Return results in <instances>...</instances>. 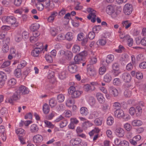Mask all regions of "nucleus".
Returning <instances> with one entry per match:
<instances>
[{
  "label": "nucleus",
  "instance_id": "f257e3e1",
  "mask_svg": "<svg viewBox=\"0 0 146 146\" xmlns=\"http://www.w3.org/2000/svg\"><path fill=\"white\" fill-rule=\"evenodd\" d=\"M5 23L9 25H11L13 27H15L18 26V22L16 21V19L13 17L7 16L6 17L4 21Z\"/></svg>",
  "mask_w": 146,
  "mask_h": 146
},
{
  "label": "nucleus",
  "instance_id": "f03ea898",
  "mask_svg": "<svg viewBox=\"0 0 146 146\" xmlns=\"http://www.w3.org/2000/svg\"><path fill=\"white\" fill-rule=\"evenodd\" d=\"M83 92L82 91L75 90V88L73 86H71L68 90V93L71 94L72 98H77L79 97Z\"/></svg>",
  "mask_w": 146,
  "mask_h": 146
},
{
  "label": "nucleus",
  "instance_id": "7ed1b4c3",
  "mask_svg": "<svg viewBox=\"0 0 146 146\" xmlns=\"http://www.w3.org/2000/svg\"><path fill=\"white\" fill-rule=\"evenodd\" d=\"M69 71L72 73H74L77 72L78 70V66L72 62H71L69 63L68 66Z\"/></svg>",
  "mask_w": 146,
  "mask_h": 146
},
{
  "label": "nucleus",
  "instance_id": "20e7f679",
  "mask_svg": "<svg viewBox=\"0 0 146 146\" xmlns=\"http://www.w3.org/2000/svg\"><path fill=\"white\" fill-rule=\"evenodd\" d=\"M133 10L132 6L129 4H126L124 6L123 11L125 14L126 15H130Z\"/></svg>",
  "mask_w": 146,
  "mask_h": 146
},
{
  "label": "nucleus",
  "instance_id": "39448f33",
  "mask_svg": "<svg viewBox=\"0 0 146 146\" xmlns=\"http://www.w3.org/2000/svg\"><path fill=\"white\" fill-rule=\"evenodd\" d=\"M87 71L88 74L91 76H93L96 74L95 69L92 64L87 65Z\"/></svg>",
  "mask_w": 146,
  "mask_h": 146
},
{
  "label": "nucleus",
  "instance_id": "423d86ee",
  "mask_svg": "<svg viewBox=\"0 0 146 146\" xmlns=\"http://www.w3.org/2000/svg\"><path fill=\"white\" fill-rule=\"evenodd\" d=\"M7 76L6 74L3 72H0V86H2L5 83V82L6 80Z\"/></svg>",
  "mask_w": 146,
  "mask_h": 146
},
{
  "label": "nucleus",
  "instance_id": "0eeeda50",
  "mask_svg": "<svg viewBox=\"0 0 146 146\" xmlns=\"http://www.w3.org/2000/svg\"><path fill=\"white\" fill-rule=\"evenodd\" d=\"M41 45L40 47H36L35 48L34 50H33L32 52V55L34 56H37L39 54L40 51L42 50L44 48L42 47V44H41Z\"/></svg>",
  "mask_w": 146,
  "mask_h": 146
},
{
  "label": "nucleus",
  "instance_id": "6e6552de",
  "mask_svg": "<svg viewBox=\"0 0 146 146\" xmlns=\"http://www.w3.org/2000/svg\"><path fill=\"white\" fill-rule=\"evenodd\" d=\"M115 117L119 118L123 117L125 115L123 111L122 110H116L114 112Z\"/></svg>",
  "mask_w": 146,
  "mask_h": 146
},
{
  "label": "nucleus",
  "instance_id": "1a4fd4ad",
  "mask_svg": "<svg viewBox=\"0 0 146 146\" xmlns=\"http://www.w3.org/2000/svg\"><path fill=\"white\" fill-rule=\"evenodd\" d=\"M81 141V139L78 137H76L72 139L70 142V145H72L78 146Z\"/></svg>",
  "mask_w": 146,
  "mask_h": 146
},
{
  "label": "nucleus",
  "instance_id": "9d476101",
  "mask_svg": "<svg viewBox=\"0 0 146 146\" xmlns=\"http://www.w3.org/2000/svg\"><path fill=\"white\" fill-rule=\"evenodd\" d=\"M20 93L22 94L25 95L29 93V90L26 87L21 86L19 88Z\"/></svg>",
  "mask_w": 146,
  "mask_h": 146
},
{
  "label": "nucleus",
  "instance_id": "9b49d317",
  "mask_svg": "<svg viewBox=\"0 0 146 146\" xmlns=\"http://www.w3.org/2000/svg\"><path fill=\"white\" fill-rule=\"evenodd\" d=\"M106 11L108 14L111 15L115 12V7L111 5H108L106 7Z\"/></svg>",
  "mask_w": 146,
  "mask_h": 146
},
{
  "label": "nucleus",
  "instance_id": "f8f14e48",
  "mask_svg": "<svg viewBox=\"0 0 146 146\" xmlns=\"http://www.w3.org/2000/svg\"><path fill=\"white\" fill-rule=\"evenodd\" d=\"M115 131L116 134L118 135V137H123L124 134V131L123 129L121 128H118L116 129Z\"/></svg>",
  "mask_w": 146,
  "mask_h": 146
},
{
  "label": "nucleus",
  "instance_id": "ddd939ff",
  "mask_svg": "<svg viewBox=\"0 0 146 146\" xmlns=\"http://www.w3.org/2000/svg\"><path fill=\"white\" fill-rule=\"evenodd\" d=\"M122 77L124 80L126 82H128L130 81L131 78L130 75L127 73H125L123 74Z\"/></svg>",
  "mask_w": 146,
  "mask_h": 146
},
{
  "label": "nucleus",
  "instance_id": "4468645a",
  "mask_svg": "<svg viewBox=\"0 0 146 146\" xmlns=\"http://www.w3.org/2000/svg\"><path fill=\"white\" fill-rule=\"evenodd\" d=\"M85 91L88 92L89 91H92L95 90V88L93 85L90 86L89 84H87L84 86Z\"/></svg>",
  "mask_w": 146,
  "mask_h": 146
},
{
  "label": "nucleus",
  "instance_id": "2eb2a0df",
  "mask_svg": "<svg viewBox=\"0 0 146 146\" xmlns=\"http://www.w3.org/2000/svg\"><path fill=\"white\" fill-rule=\"evenodd\" d=\"M16 133L19 137H22L25 134L24 130L22 128L17 129L16 131Z\"/></svg>",
  "mask_w": 146,
  "mask_h": 146
},
{
  "label": "nucleus",
  "instance_id": "dca6fc26",
  "mask_svg": "<svg viewBox=\"0 0 146 146\" xmlns=\"http://www.w3.org/2000/svg\"><path fill=\"white\" fill-rule=\"evenodd\" d=\"M74 61L72 62L75 64H79L82 63V58L80 56H75L74 58Z\"/></svg>",
  "mask_w": 146,
  "mask_h": 146
},
{
  "label": "nucleus",
  "instance_id": "f3484780",
  "mask_svg": "<svg viewBox=\"0 0 146 146\" xmlns=\"http://www.w3.org/2000/svg\"><path fill=\"white\" fill-rule=\"evenodd\" d=\"M65 38L68 41L71 40L73 38V33L71 32H68L65 35Z\"/></svg>",
  "mask_w": 146,
  "mask_h": 146
},
{
  "label": "nucleus",
  "instance_id": "a211bd4d",
  "mask_svg": "<svg viewBox=\"0 0 146 146\" xmlns=\"http://www.w3.org/2000/svg\"><path fill=\"white\" fill-rule=\"evenodd\" d=\"M99 132V130H98L93 129L89 133V134L90 136H93L94 134V137H98Z\"/></svg>",
  "mask_w": 146,
  "mask_h": 146
},
{
  "label": "nucleus",
  "instance_id": "6ab92c4d",
  "mask_svg": "<svg viewBox=\"0 0 146 146\" xmlns=\"http://www.w3.org/2000/svg\"><path fill=\"white\" fill-rule=\"evenodd\" d=\"M114 56L111 54H110L108 55L107 57L106 61L108 64L111 63L114 60Z\"/></svg>",
  "mask_w": 146,
  "mask_h": 146
},
{
  "label": "nucleus",
  "instance_id": "aec40b11",
  "mask_svg": "<svg viewBox=\"0 0 146 146\" xmlns=\"http://www.w3.org/2000/svg\"><path fill=\"white\" fill-rule=\"evenodd\" d=\"M96 97L100 103H102L104 102V97L102 94L98 92L96 94Z\"/></svg>",
  "mask_w": 146,
  "mask_h": 146
},
{
  "label": "nucleus",
  "instance_id": "412c9836",
  "mask_svg": "<svg viewBox=\"0 0 146 146\" xmlns=\"http://www.w3.org/2000/svg\"><path fill=\"white\" fill-rule=\"evenodd\" d=\"M111 80V76L108 74H105L104 77V80L107 82H109Z\"/></svg>",
  "mask_w": 146,
  "mask_h": 146
},
{
  "label": "nucleus",
  "instance_id": "4be33fe9",
  "mask_svg": "<svg viewBox=\"0 0 146 146\" xmlns=\"http://www.w3.org/2000/svg\"><path fill=\"white\" fill-rule=\"evenodd\" d=\"M43 110L45 114L48 113L50 110V108L48 105L45 104L43 106Z\"/></svg>",
  "mask_w": 146,
  "mask_h": 146
},
{
  "label": "nucleus",
  "instance_id": "5701e85b",
  "mask_svg": "<svg viewBox=\"0 0 146 146\" xmlns=\"http://www.w3.org/2000/svg\"><path fill=\"white\" fill-rule=\"evenodd\" d=\"M110 90L111 91V93L114 96H117L118 94L117 90L115 88L112 87H110Z\"/></svg>",
  "mask_w": 146,
  "mask_h": 146
},
{
  "label": "nucleus",
  "instance_id": "b1692460",
  "mask_svg": "<svg viewBox=\"0 0 146 146\" xmlns=\"http://www.w3.org/2000/svg\"><path fill=\"white\" fill-rule=\"evenodd\" d=\"M142 124V122L140 120H134L132 122V124L134 126H139L141 125Z\"/></svg>",
  "mask_w": 146,
  "mask_h": 146
},
{
  "label": "nucleus",
  "instance_id": "393cba45",
  "mask_svg": "<svg viewBox=\"0 0 146 146\" xmlns=\"http://www.w3.org/2000/svg\"><path fill=\"white\" fill-rule=\"evenodd\" d=\"M131 23H129V21L127 20L123 21L122 23L123 26L125 27L126 29H128L131 26Z\"/></svg>",
  "mask_w": 146,
  "mask_h": 146
},
{
  "label": "nucleus",
  "instance_id": "a878e982",
  "mask_svg": "<svg viewBox=\"0 0 146 146\" xmlns=\"http://www.w3.org/2000/svg\"><path fill=\"white\" fill-rule=\"evenodd\" d=\"M88 109L87 108L84 107H82L80 110V113L82 115H85L86 114Z\"/></svg>",
  "mask_w": 146,
  "mask_h": 146
},
{
  "label": "nucleus",
  "instance_id": "bb28decb",
  "mask_svg": "<svg viewBox=\"0 0 146 146\" xmlns=\"http://www.w3.org/2000/svg\"><path fill=\"white\" fill-rule=\"evenodd\" d=\"M80 48L78 45H74L72 48V51L74 53H78L80 51Z\"/></svg>",
  "mask_w": 146,
  "mask_h": 146
},
{
  "label": "nucleus",
  "instance_id": "cd10ccee",
  "mask_svg": "<svg viewBox=\"0 0 146 146\" xmlns=\"http://www.w3.org/2000/svg\"><path fill=\"white\" fill-rule=\"evenodd\" d=\"M87 11L89 13H90V14H91L92 17H96L95 15L96 11L93 9L88 8L87 9Z\"/></svg>",
  "mask_w": 146,
  "mask_h": 146
},
{
  "label": "nucleus",
  "instance_id": "c85d7f7f",
  "mask_svg": "<svg viewBox=\"0 0 146 146\" xmlns=\"http://www.w3.org/2000/svg\"><path fill=\"white\" fill-rule=\"evenodd\" d=\"M30 129L32 132H35L38 131V128L37 127V126L35 124H33L30 127Z\"/></svg>",
  "mask_w": 146,
  "mask_h": 146
},
{
  "label": "nucleus",
  "instance_id": "c756f323",
  "mask_svg": "<svg viewBox=\"0 0 146 146\" xmlns=\"http://www.w3.org/2000/svg\"><path fill=\"white\" fill-rule=\"evenodd\" d=\"M43 137H33V140L35 143H39L42 141Z\"/></svg>",
  "mask_w": 146,
  "mask_h": 146
},
{
  "label": "nucleus",
  "instance_id": "7c9ffc66",
  "mask_svg": "<svg viewBox=\"0 0 146 146\" xmlns=\"http://www.w3.org/2000/svg\"><path fill=\"white\" fill-rule=\"evenodd\" d=\"M0 133L3 134V136H6L5 127L3 125L0 126Z\"/></svg>",
  "mask_w": 146,
  "mask_h": 146
},
{
  "label": "nucleus",
  "instance_id": "2f4dec72",
  "mask_svg": "<svg viewBox=\"0 0 146 146\" xmlns=\"http://www.w3.org/2000/svg\"><path fill=\"white\" fill-rule=\"evenodd\" d=\"M106 43V41L105 39H100L97 42L98 45H104Z\"/></svg>",
  "mask_w": 146,
  "mask_h": 146
},
{
  "label": "nucleus",
  "instance_id": "473e14b6",
  "mask_svg": "<svg viewBox=\"0 0 146 146\" xmlns=\"http://www.w3.org/2000/svg\"><path fill=\"white\" fill-rule=\"evenodd\" d=\"M107 122L108 125H111L114 122L113 118L111 117H108L107 121Z\"/></svg>",
  "mask_w": 146,
  "mask_h": 146
},
{
  "label": "nucleus",
  "instance_id": "72a5a7b5",
  "mask_svg": "<svg viewBox=\"0 0 146 146\" xmlns=\"http://www.w3.org/2000/svg\"><path fill=\"white\" fill-rule=\"evenodd\" d=\"M9 48L8 44H7L5 41V44H4L2 50L4 52H7L9 50Z\"/></svg>",
  "mask_w": 146,
  "mask_h": 146
},
{
  "label": "nucleus",
  "instance_id": "f704fd0d",
  "mask_svg": "<svg viewBox=\"0 0 146 146\" xmlns=\"http://www.w3.org/2000/svg\"><path fill=\"white\" fill-rule=\"evenodd\" d=\"M106 68L105 66H102L99 69V73L100 75L103 74L106 71Z\"/></svg>",
  "mask_w": 146,
  "mask_h": 146
},
{
  "label": "nucleus",
  "instance_id": "c9c22d12",
  "mask_svg": "<svg viewBox=\"0 0 146 146\" xmlns=\"http://www.w3.org/2000/svg\"><path fill=\"white\" fill-rule=\"evenodd\" d=\"M137 141H138L140 140L141 137H133V139H131L130 140V143L133 145H135L137 144V142L136 141H137L136 139H137Z\"/></svg>",
  "mask_w": 146,
  "mask_h": 146
},
{
  "label": "nucleus",
  "instance_id": "e433bc0d",
  "mask_svg": "<svg viewBox=\"0 0 146 146\" xmlns=\"http://www.w3.org/2000/svg\"><path fill=\"white\" fill-rule=\"evenodd\" d=\"M70 13H68L65 15L64 17V19H66L67 20L66 21V23H64V25H67L69 22V17H70Z\"/></svg>",
  "mask_w": 146,
  "mask_h": 146
},
{
  "label": "nucleus",
  "instance_id": "4c0bfd02",
  "mask_svg": "<svg viewBox=\"0 0 146 146\" xmlns=\"http://www.w3.org/2000/svg\"><path fill=\"white\" fill-rule=\"evenodd\" d=\"M49 103L50 106L52 108L56 104V102L53 99H51L50 100Z\"/></svg>",
  "mask_w": 146,
  "mask_h": 146
},
{
  "label": "nucleus",
  "instance_id": "58836bf2",
  "mask_svg": "<svg viewBox=\"0 0 146 146\" xmlns=\"http://www.w3.org/2000/svg\"><path fill=\"white\" fill-rule=\"evenodd\" d=\"M57 98L59 102H62L64 99V96L62 94H60L58 95Z\"/></svg>",
  "mask_w": 146,
  "mask_h": 146
},
{
  "label": "nucleus",
  "instance_id": "ea45409f",
  "mask_svg": "<svg viewBox=\"0 0 146 146\" xmlns=\"http://www.w3.org/2000/svg\"><path fill=\"white\" fill-rule=\"evenodd\" d=\"M33 27H31V29L33 32L37 30L39 28V25L38 24H35L33 25Z\"/></svg>",
  "mask_w": 146,
  "mask_h": 146
},
{
  "label": "nucleus",
  "instance_id": "a19ab883",
  "mask_svg": "<svg viewBox=\"0 0 146 146\" xmlns=\"http://www.w3.org/2000/svg\"><path fill=\"white\" fill-rule=\"evenodd\" d=\"M15 76L17 77H19L21 76V70L20 69H17L15 71Z\"/></svg>",
  "mask_w": 146,
  "mask_h": 146
},
{
  "label": "nucleus",
  "instance_id": "79ce46f5",
  "mask_svg": "<svg viewBox=\"0 0 146 146\" xmlns=\"http://www.w3.org/2000/svg\"><path fill=\"white\" fill-rule=\"evenodd\" d=\"M16 83V80L14 78H12L9 80L8 82V84L11 86H14Z\"/></svg>",
  "mask_w": 146,
  "mask_h": 146
},
{
  "label": "nucleus",
  "instance_id": "37998d69",
  "mask_svg": "<svg viewBox=\"0 0 146 146\" xmlns=\"http://www.w3.org/2000/svg\"><path fill=\"white\" fill-rule=\"evenodd\" d=\"M45 58L46 61L49 63H51L52 62V60L51 56L48 55H46Z\"/></svg>",
  "mask_w": 146,
  "mask_h": 146
},
{
  "label": "nucleus",
  "instance_id": "c03bdc74",
  "mask_svg": "<svg viewBox=\"0 0 146 146\" xmlns=\"http://www.w3.org/2000/svg\"><path fill=\"white\" fill-rule=\"evenodd\" d=\"M22 0H15L14 1V4L17 7L20 6Z\"/></svg>",
  "mask_w": 146,
  "mask_h": 146
},
{
  "label": "nucleus",
  "instance_id": "a18cd8bd",
  "mask_svg": "<svg viewBox=\"0 0 146 146\" xmlns=\"http://www.w3.org/2000/svg\"><path fill=\"white\" fill-rule=\"evenodd\" d=\"M44 123L48 127L51 128H53L54 127V125L52 124L51 122L47 120H45L44 121Z\"/></svg>",
  "mask_w": 146,
  "mask_h": 146
},
{
  "label": "nucleus",
  "instance_id": "49530a36",
  "mask_svg": "<svg viewBox=\"0 0 146 146\" xmlns=\"http://www.w3.org/2000/svg\"><path fill=\"white\" fill-rule=\"evenodd\" d=\"M36 7L39 11H41L44 9V6L43 4L39 3L36 5Z\"/></svg>",
  "mask_w": 146,
  "mask_h": 146
},
{
  "label": "nucleus",
  "instance_id": "de8ad7c7",
  "mask_svg": "<svg viewBox=\"0 0 146 146\" xmlns=\"http://www.w3.org/2000/svg\"><path fill=\"white\" fill-rule=\"evenodd\" d=\"M95 35L94 32H91L89 33L88 35V38L90 39H92L95 37Z\"/></svg>",
  "mask_w": 146,
  "mask_h": 146
},
{
  "label": "nucleus",
  "instance_id": "09e8293b",
  "mask_svg": "<svg viewBox=\"0 0 146 146\" xmlns=\"http://www.w3.org/2000/svg\"><path fill=\"white\" fill-rule=\"evenodd\" d=\"M113 83L115 85H119L120 83V80L118 78H115L114 79Z\"/></svg>",
  "mask_w": 146,
  "mask_h": 146
},
{
  "label": "nucleus",
  "instance_id": "8fccbe9b",
  "mask_svg": "<svg viewBox=\"0 0 146 146\" xmlns=\"http://www.w3.org/2000/svg\"><path fill=\"white\" fill-rule=\"evenodd\" d=\"M11 63L10 61H8L4 62L1 66V67L2 68H4L5 67L9 66Z\"/></svg>",
  "mask_w": 146,
  "mask_h": 146
},
{
  "label": "nucleus",
  "instance_id": "3c124183",
  "mask_svg": "<svg viewBox=\"0 0 146 146\" xmlns=\"http://www.w3.org/2000/svg\"><path fill=\"white\" fill-rule=\"evenodd\" d=\"M124 127L127 131H130L132 128L131 125L128 123H126L124 125Z\"/></svg>",
  "mask_w": 146,
  "mask_h": 146
},
{
  "label": "nucleus",
  "instance_id": "603ef678",
  "mask_svg": "<svg viewBox=\"0 0 146 146\" xmlns=\"http://www.w3.org/2000/svg\"><path fill=\"white\" fill-rule=\"evenodd\" d=\"M66 56V58L70 60L71 59L73 56L71 52L68 51L67 52Z\"/></svg>",
  "mask_w": 146,
  "mask_h": 146
},
{
  "label": "nucleus",
  "instance_id": "864d4df0",
  "mask_svg": "<svg viewBox=\"0 0 146 146\" xmlns=\"http://www.w3.org/2000/svg\"><path fill=\"white\" fill-rule=\"evenodd\" d=\"M122 141H121V140L119 139V138H116L114 140V142L115 144L117 145H121Z\"/></svg>",
  "mask_w": 146,
  "mask_h": 146
},
{
  "label": "nucleus",
  "instance_id": "5fc2aeb1",
  "mask_svg": "<svg viewBox=\"0 0 146 146\" xmlns=\"http://www.w3.org/2000/svg\"><path fill=\"white\" fill-rule=\"evenodd\" d=\"M22 36L23 38H27L29 37V34L27 32L24 31L22 33Z\"/></svg>",
  "mask_w": 146,
  "mask_h": 146
},
{
  "label": "nucleus",
  "instance_id": "6e6d98bb",
  "mask_svg": "<svg viewBox=\"0 0 146 146\" xmlns=\"http://www.w3.org/2000/svg\"><path fill=\"white\" fill-rule=\"evenodd\" d=\"M124 47L122 45H120L119 46V49L116 50H115L117 52L120 53L124 50Z\"/></svg>",
  "mask_w": 146,
  "mask_h": 146
},
{
  "label": "nucleus",
  "instance_id": "4d7b16f0",
  "mask_svg": "<svg viewBox=\"0 0 146 146\" xmlns=\"http://www.w3.org/2000/svg\"><path fill=\"white\" fill-rule=\"evenodd\" d=\"M112 68L113 70H119V66L118 64L117 63H114L112 65Z\"/></svg>",
  "mask_w": 146,
  "mask_h": 146
},
{
  "label": "nucleus",
  "instance_id": "13d9d810",
  "mask_svg": "<svg viewBox=\"0 0 146 146\" xmlns=\"http://www.w3.org/2000/svg\"><path fill=\"white\" fill-rule=\"evenodd\" d=\"M94 123L96 125H100L102 124V121L98 118H97L95 120Z\"/></svg>",
  "mask_w": 146,
  "mask_h": 146
},
{
  "label": "nucleus",
  "instance_id": "bf43d9fd",
  "mask_svg": "<svg viewBox=\"0 0 146 146\" xmlns=\"http://www.w3.org/2000/svg\"><path fill=\"white\" fill-rule=\"evenodd\" d=\"M83 35L84 34L83 33H80L78 35L77 38L78 40L79 41L82 40L84 38L83 36Z\"/></svg>",
  "mask_w": 146,
  "mask_h": 146
},
{
  "label": "nucleus",
  "instance_id": "052dcab7",
  "mask_svg": "<svg viewBox=\"0 0 146 146\" xmlns=\"http://www.w3.org/2000/svg\"><path fill=\"white\" fill-rule=\"evenodd\" d=\"M136 76L139 79L142 78L143 77L142 74L141 72H137L136 74Z\"/></svg>",
  "mask_w": 146,
  "mask_h": 146
},
{
  "label": "nucleus",
  "instance_id": "680f3d73",
  "mask_svg": "<svg viewBox=\"0 0 146 146\" xmlns=\"http://www.w3.org/2000/svg\"><path fill=\"white\" fill-rule=\"evenodd\" d=\"M59 75V78L61 79H63L66 77L65 73L64 72H61Z\"/></svg>",
  "mask_w": 146,
  "mask_h": 146
},
{
  "label": "nucleus",
  "instance_id": "e2e57ef3",
  "mask_svg": "<svg viewBox=\"0 0 146 146\" xmlns=\"http://www.w3.org/2000/svg\"><path fill=\"white\" fill-rule=\"evenodd\" d=\"M139 67L141 69H144L146 68V62H143L140 63L139 65Z\"/></svg>",
  "mask_w": 146,
  "mask_h": 146
},
{
  "label": "nucleus",
  "instance_id": "0e129e2a",
  "mask_svg": "<svg viewBox=\"0 0 146 146\" xmlns=\"http://www.w3.org/2000/svg\"><path fill=\"white\" fill-rule=\"evenodd\" d=\"M135 112V109L134 107L130 108L129 109V113L131 115H134Z\"/></svg>",
  "mask_w": 146,
  "mask_h": 146
},
{
  "label": "nucleus",
  "instance_id": "69168bd1",
  "mask_svg": "<svg viewBox=\"0 0 146 146\" xmlns=\"http://www.w3.org/2000/svg\"><path fill=\"white\" fill-rule=\"evenodd\" d=\"M63 36L62 34H60L58 35L56 39H55L56 41H60L63 39Z\"/></svg>",
  "mask_w": 146,
  "mask_h": 146
},
{
  "label": "nucleus",
  "instance_id": "338daca9",
  "mask_svg": "<svg viewBox=\"0 0 146 146\" xmlns=\"http://www.w3.org/2000/svg\"><path fill=\"white\" fill-rule=\"evenodd\" d=\"M54 76V72L53 71H51L50 72L48 75L47 77L48 79H50L53 78Z\"/></svg>",
  "mask_w": 146,
  "mask_h": 146
},
{
  "label": "nucleus",
  "instance_id": "774afa93",
  "mask_svg": "<svg viewBox=\"0 0 146 146\" xmlns=\"http://www.w3.org/2000/svg\"><path fill=\"white\" fill-rule=\"evenodd\" d=\"M121 145L122 146H129V143L127 141H122Z\"/></svg>",
  "mask_w": 146,
  "mask_h": 146
}]
</instances>
